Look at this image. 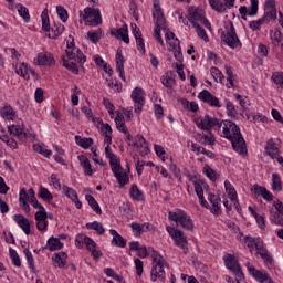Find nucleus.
Masks as SVG:
<instances>
[{
    "label": "nucleus",
    "mask_w": 283,
    "mask_h": 283,
    "mask_svg": "<svg viewBox=\"0 0 283 283\" xmlns=\"http://www.w3.org/2000/svg\"><path fill=\"white\" fill-rule=\"evenodd\" d=\"M195 123L197 127L203 132H211V129H214L221 138L230 140L237 154H240V156L247 155V142H244L240 127H238L235 123L231 120L222 122L216 117H211L210 115H206L203 118H196Z\"/></svg>",
    "instance_id": "nucleus-1"
},
{
    "label": "nucleus",
    "mask_w": 283,
    "mask_h": 283,
    "mask_svg": "<svg viewBox=\"0 0 283 283\" xmlns=\"http://www.w3.org/2000/svg\"><path fill=\"white\" fill-rule=\"evenodd\" d=\"M153 17L155 21L154 36L160 45L165 46L163 36H160V30H164V32H166V41H171L176 39V34L167 29V19L165 18V13H163L159 3L154 4Z\"/></svg>",
    "instance_id": "nucleus-2"
},
{
    "label": "nucleus",
    "mask_w": 283,
    "mask_h": 283,
    "mask_svg": "<svg viewBox=\"0 0 283 283\" xmlns=\"http://www.w3.org/2000/svg\"><path fill=\"white\" fill-rule=\"evenodd\" d=\"M86 61L87 57L83 55L81 49H69L66 56L62 57L63 66L72 74H78V65H83Z\"/></svg>",
    "instance_id": "nucleus-3"
},
{
    "label": "nucleus",
    "mask_w": 283,
    "mask_h": 283,
    "mask_svg": "<svg viewBox=\"0 0 283 283\" xmlns=\"http://www.w3.org/2000/svg\"><path fill=\"white\" fill-rule=\"evenodd\" d=\"M168 220H170V222H176L177 227H180L186 231H193V219H191V216H188L182 209L169 211Z\"/></svg>",
    "instance_id": "nucleus-4"
},
{
    "label": "nucleus",
    "mask_w": 283,
    "mask_h": 283,
    "mask_svg": "<svg viewBox=\"0 0 283 283\" xmlns=\"http://www.w3.org/2000/svg\"><path fill=\"white\" fill-rule=\"evenodd\" d=\"M153 258V270H151V275L150 280L153 282H157L160 280V282H165V269H167V262H165V258L158 253H154L151 255Z\"/></svg>",
    "instance_id": "nucleus-5"
},
{
    "label": "nucleus",
    "mask_w": 283,
    "mask_h": 283,
    "mask_svg": "<svg viewBox=\"0 0 283 283\" xmlns=\"http://www.w3.org/2000/svg\"><path fill=\"white\" fill-rule=\"evenodd\" d=\"M78 14L83 21H86V25H90L91 28H96L103 23L101 9L87 7L84 10H80Z\"/></svg>",
    "instance_id": "nucleus-6"
},
{
    "label": "nucleus",
    "mask_w": 283,
    "mask_h": 283,
    "mask_svg": "<svg viewBox=\"0 0 283 283\" xmlns=\"http://www.w3.org/2000/svg\"><path fill=\"white\" fill-rule=\"evenodd\" d=\"M227 32H221V41L231 50H235V48H242V42H240V38H238V33H235V27H233V22H229L226 24Z\"/></svg>",
    "instance_id": "nucleus-7"
},
{
    "label": "nucleus",
    "mask_w": 283,
    "mask_h": 283,
    "mask_svg": "<svg viewBox=\"0 0 283 283\" xmlns=\"http://www.w3.org/2000/svg\"><path fill=\"white\" fill-rule=\"evenodd\" d=\"M189 21L193 25V28H198L199 25H206V28H211V23H209V20L205 18V10L198 9V8H189Z\"/></svg>",
    "instance_id": "nucleus-8"
},
{
    "label": "nucleus",
    "mask_w": 283,
    "mask_h": 283,
    "mask_svg": "<svg viewBox=\"0 0 283 283\" xmlns=\"http://www.w3.org/2000/svg\"><path fill=\"white\" fill-rule=\"evenodd\" d=\"M224 264L233 275H235L237 280H244V272H242V269H240V265L238 264V259L233 256V254H227L223 256Z\"/></svg>",
    "instance_id": "nucleus-9"
},
{
    "label": "nucleus",
    "mask_w": 283,
    "mask_h": 283,
    "mask_svg": "<svg viewBox=\"0 0 283 283\" xmlns=\"http://www.w3.org/2000/svg\"><path fill=\"white\" fill-rule=\"evenodd\" d=\"M166 231L169 233L170 238H172L176 247H180V249L187 251V237L185 235V232L171 226H167Z\"/></svg>",
    "instance_id": "nucleus-10"
},
{
    "label": "nucleus",
    "mask_w": 283,
    "mask_h": 283,
    "mask_svg": "<svg viewBox=\"0 0 283 283\" xmlns=\"http://www.w3.org/2000/svg\"><path fill=\"white\" fill-rule=\"evenodd\" d=\"M270 220L279 227H283V203L282 201H274L270 210Z\"/></svg>",
    "instance_id": "nucleus-11"
},
{
    "label": "nucleus",
    "mask_w": 283,
    "mask_h": 283,
    "mask_svg": "<svg viewBox=\"0 0 283 283\" xmlns=\"http://www.w3.org/2000/svg\"><path fill=\"white\" fill-rule=\"evenodd\" d=\"M130 98H133L135 103V114H140L143 107H145V91L142 87H135Z\"/></svg>",
    "instance_id": "nucleus-12"
},
{
    "label": "nucleus",
    "mask_w": 283,
    "mask_h": 283,
    "mask_svg": "<svg viewBox=\"0 0 283 283\" xmlns=\"http://www.w3.org/2000/svg\"><path fill=\"white\" fill-rule=\"evenodd\" d=\"M198 99L202 101V103H206L210 107H222V102H220V99L211 94V92H209L208 90L201 91L198 95Z\"/></svg>",
    "instance_id": "nucleus-13"
},
{
    "label": "nucleus",
    "mask_w": 283,
    "mask_h": 283,
    "mask_svg": "<svg viewBox=\"0 0 283 283\" xmlns=\"http://www.w3.org/2000/svg\"><path fill=\"white\" fill-rule=\"evenodd\" d=\"M264 10L265 13L263 15V19H265V22L269 23V21H275L277 19V8H275V0H266L264 3Z\"/></svg>",
    "instance_id": "nucleus-14"
},
{
    "label": "nucleus",
    "mask_w": 283,
    "mask_h": 283,
    "mask_svg": "<svg viewBox=\"0 0 283 283\" xmlns=\"http://www.w3.org/2000/svg\"><path fill=\"white\" fill-rule=\"evenodd\" d=\"M248 271L252 277L258 280L260 283H275L273 279L269 276L266 273H262V271L256 270L254 266L248 263Z\"/></svg>",
    "instance_id": "nucleus-15"
},
{
    "label": "nucleus",
    "mask_w": 283,
    "mask_h": 283,
    "mask_svg": "<svg viewBox=\"0 0 283 283\" xmlns=\"http://www.w3.org/2000/svg\"><path fill=\"white\" fill-rule=\"evenodd\" d=\"M111 35L115 36V39H118V41H124V43H129V29L127 24H124L119 29L111 30Z\"/></svg>",
    "instance_id": "nucleus-16"
},
{
    "label": "nucleus",
    "mask_w": 283,
    "mask_h": 283,
    "mask_svg": "<svg viewBox=\"0 0 283 283\" xmlns=\"http://www.w3.org/2000/svg\"><path fill=\"white\" fill-rule=\"evenodd\" d=\"M116 70L122 81H125V56H123V50L118 49L116 53Z\"/></svg>",
    "instance_id": "nucleus-17"
},
{
    "label": "nucleus",
    "mask_w": 283,
    "mask_h": 283,
    "mask_svg": "<svg viewBox=\"0 0 283 283\" xmlns=\"http://www.w3.org/2000/svg\"><path fill=\"white\" fill-rule=\"evenodd\" d=\"M56 63L54 61V56H52L50 53L44 52V53H39L38 56L34 59V64L35 65H54Z\"/></svg>",
    "instance_id": "nucleus-18"
},
{
    "label": "nucleus",
    "mask_w": 283,
    "mask_h": 283,
    "mask_svg": "<svg viewBox=\"0 0 283 283\" xmlns=\"http://www.w3.org/2000/svg\"><path fill=\"white\" fill-rule=\"evenodd\" d=\"M133 147H136L137 149H143L140 150V156H147V154H149V145L147 144V140L145 139V137H143V135H137L135 137Z\"/></svg>",
    "instance_id": "nucleus-19"
},
{
    "label": "nucleus",
    "mask_w": 283,
    "mask_h": 283,
    "mask_svg": "<svg viewBox=\"0 0 283 283\" xmlns=\"http://www.w3.org/2000/svg\"><path fill=\"white\" fill-rule=\"evenodd\" d=\"M133 34L136 39L137 43V50L140 52V54H145V40L143 39V33L140 32V29L136 24H132Z\"/></svg>",
    "instance_id": "nucleus-20"
},
{
    "label": "nucleus",
    "mask_w": 283,
    "mask_h": 283,
    "mask_svg": "<svg viewBox=\"0 0 283 283\" xmlns=\"http://www.w3.org/2000/svg\"><path fill=\"white\" fill-rule=\"evenodd\" d=\"M113 174L119 185V187H125L129 182V175L126 174L125 168H113Z\"/></svg>",
    "instance_id": "nucleus-21"
},
{
    "label": "nucleus",
    "mask_w": 283,
    "mask_h": 283,
    "mask_svg": "<svg viewBox=\"0 0 283 283\" xmlns=\"http://www.w3.org/2000/svg\"><path fill=\"white\" fill-rule=\"evenodd\" d=\"M8 132L11 136L19 138L21 143H24L25 138H28V134L23 132V127H21V125H10L8 126Z\"/></svg>",
    "instance_id": "nucleus-22"
},
{
    "label": "nucleus",
    "mask_w": 283,
    "mask_h": 283,
    "mask_svg": "<svg viewBox=\"0 0 283 283\" xmlns=\"http://www.w3.org/2000/svg\"><path fill=\"white\" fill-rule=\"evenodd\" d=\"M63 191H64L65 196L67 198H70V200H72V202H74L76 209L83 208V203L81 202V200H78V193H76V190H74L73 188H70L67 186H63Z\"/></svg>",
    "instance_id": "nucleus-23"
},
{
    "label": "nucleus",
    "mask_w": 283,
    "mask_h": 283,
    "mask_svg": "<svg viewBox=\"0 0 283 283\" xmlns=\"http://www.w3.org/2000/svg\"><path fill=\"white\" fill-rule=\"evenodd\" d=\"M208 200L211 203V208H210L211 213H213V216H220L222 213V210L220 209V202H221L220 197L213 193H209Z\"/></svg>",
    "instance_id": "nucleus-24"
},
{
    "label": "nucleus",
    "mask_w": 283,
    "mask_h": 283,
    "mask_svg": "<svg viewBox=\"0 0 283 283\" xmlns=\"http://www.w3.org/2000/svg\"><path fill=\"white\" fill-rule=\"evenodd\" d=\"M13 220L25 235H30V220H28V218H24L23 214H14Z\"/></svg>",
    "instance_id": "nucleus-25"
},
{
    "label": "nucleus",
    "mask_w": 283,
    "mask_h": 283,
    "mask_svg": "<svg viewBox=\"0 0 283 283\" xmlns=\"http://www.w3.org/2000/svg\"><path fill=\"white\" fill-rule=\"evenodd\" d=\"M109 233L111 235H113V239L111 241L113 247H119L120 249H125L127 247V240H125L123 235L118 234V231L111 229Z\"/></svg>",
    "instance_id": "nucleus-26"
},
{
    "label": "nucleus",
    "mask_w": 283,
    "mask_h": 283,
    "mask_svg": "<svg viewBox=\"0 0 283 283\" xmlns=\"http://www.w3.org/2000/svg\"><path fill=\"white\" fill-rule=\"evenodd\" d=\"M265 154L270 156V158H277L280 154V148L277 147V144L273 142V139L268 140L266 146H265Z\"/></svg>",
    "instance_id": "nucleus-27"
},
{
    "label": "nucleus",
    "mask_w": 283,
    "mask_h": 283,
    "mask_svg": "<svg viewBox=\"0 0 283 283\" xmlns=\"http://www.w3.org/2000/svg\"><path fill=\"white\" fill-rule=\"evenodd\" d=\"M255 250L258 254L261 255L262 260H264V262H266L268 264H271V262H273V258L271 256V254H269V251L264 249L263 241L256 243Z\"/></svg>",
    "instance_id": "nucleus-28"
},
{
    "label": "nucleus",
    "mask_w": 283,
    "mask_h": 283,
    "mask_svg": "<svg viewBox=\"0 0 283 283\" xmlns=\"http://www.w3.org/2000/svg\"><path fill=\"white\" fill-rule=\"evenodd\" d=\"M45 249H48L49 251H61V249H63V242H61L59 238L51 237L46 241Z\"/></svg>",
    "instance_id": "nucleus-29"
},
{
    "label": "nucleus",
    "mask_w": 283,
    "mask_h": 283,
    "mask_svg": "<svg viewBox=\"0 0 283 283\" xmlns=\"http://www.w3.org/2000/svg\"><path fill=\"white\" fill-rule=\"evenodd\" d=\"M80 165L83 167L85 176H92L94 174V170L92 169V164L90 163V159L85 155L78 156Z\"/></svg>",
    "instance_id": "nucleus-30"
},
{
    "label": "nucleus",
    "mask_w": 283,
    "mask_h": 283,
    "mask_svg": "<svg viewBox=\"0 0 283 283\" xmlns=\"http://www.w3.org/2000/svg\"><path fill=\"white\" fill-rule=\"evenodd\" d=\"M0 114L4 120H14L17 118V111L12 106H4L1 108Z\"/></svg>",
    "instance_id": "nucleus-31"
},
{
    "label": "nucleus",
    "mask_w": 283,
    "mask_h": 283,
    "mask_svg": "<svg viewBox=\"0 0 283 283\" xmlns=\"http://www.w3.org/2000/svg\"><path fill=\"white\" fill-rule=\"evenodd\" d=\"M130 198L133 200H137V202H143L145 200V196L143 195V191L138 188L137 185L133 184L129 191Z\"/></svg>",
    "instance_id": "nucleus-32"
},
{
    "label": "nucleus",
    "mask_w": 283,
    "mask_h": 283,
    "mask_svg": "<svg viewBox=\"0 0 283 283\" xmlns=\"http://www.w3.org/2000/svg\"><path fill=\"white\" fill-rule=\"evenodd\" d=\"M53 261L59 269H65V264H67V254L65 252H59L53 256Z\"/></svg>",
    "instance_id": "nucleus-33"
},
{
    "label": "nucleus",
    "mask_w": 283,
    "mask_h": 283,
    "mask_svg": "<svg viewBox=\"0 0 283 283\" xmlns=\"http://www.w3.org/2000/svg\"><path fill=\"white\" fill-rule=\"evenodd\" d=\"M75 143H76V145L82 147V149H90V147H92V145H94V139L75 136Z\"/></svg>",
    "instance_id": "nucleus-34"
},
{
    "label": "nucleus",
    "mask_w": 283,
    "mask_h": 283,
    "mask_svg": "<svg viewBox=\"0 0 283 283\" xmlns=\"http://www.w3.org/2000/svg\"><path fill=\"white\" fill-rule=\"evenodd\" d=\"M85 198H86L90 207L93 209V211H95V213H97V216H101V213H103V210H101V206L98 205V202L96 201L94 196L86 195Z\"/></svg>",
    "instance_id": "nucleus-35"
},
{
    "label": "nucleus",
    "mask_w": 283,
    "mask_h": 283,
    "mask_svg": "<svg viewBox=\"0 0 283 283\" xmlns=\"http://www.w3.org/2000/svg\"><path fill=\"white\" fill-rule=\"evenodd\" d=\"M192 182L198 198H202V196H205V189L208 187L207 184L202 180H192Z\"/></svg>",
    "instance_id": "nucleus-36"
},
{
    "label": "nucleus",
    "mask_w": 283,
    "mask_h": 283,
    "mask_svg": "<svg viewBox=\"0 0 283 283\" xmlns=\"http://www.w3.org/2000/svg\"><path fill=\"white\" fill-rule=\"evenodd\" d=\"M86 229L96 231L97 235H103L105 233V228L103 227V223H101L98 221H94L92 223H86Z\"/></svg>",
    "instance_id": "nucleus-37"
},
{
    "label": "nucleus",
    "mask_w": 283,
    "mask_h": 283,
    "mask_svg": "<svg viewBox=\"0 0 283 283\" xmlns=\"http://www.w3.org/2000/svg\"><path fill=\"white\" fill-rule=\"evenodd\" d=\"M248 209H249L250 213L253 216V218H255L256 224L260 227V229H266V222L264 221V217L258 214L255 209H253V207H251V206Z\"/></svg>",
    "instance_id": "nucleus-38"
},
{
    "label": "nucleus",
    "mask_w": 283,
    "mask_h": 283,
    "mask_svg": "<svg viewBox=\"0 0 283 283\" xmlns=\"http://www.w3.org/2000/svg\"><path fill=\"white\" fill-rule=\"evenodd\" d=\"M62 32H65V27L63 24H55L49 32V39H56L57 36H61Z\"/></svg>",
    "instance_id": "nucleus-39"
},
{
    "label": "nucleus",
    "mask_w": 283,
    "mask_h": 283,
    "mask_svg": "<svg viewBox=\"0 0 283 283\" xmlns=\"http://www.w3.org/2000/svg\"><path fill=\"white\" fill-rule=\"evenodd\" d=\"M102 134L105 136V143L112 145V126L109 124H102Z\"/></svg>",
    "instance_id": "nucleus-40"
},
{
    "label": "nucleus",
    "mask_w": 283,
    "mask_h": 283,
    "mask_svg": "<svg viewBox=\"0 0 283 283\" xmlns=\"http://www.w3.org/2000/svg\"><path fill=\"white\" fill-rule=\"evenodd\" d=\"M245 244L248 249H250V252L253 253V249H258V243L262 242V239L260 238H253V237H244Z\"/></svg>",
    "instance_id": "nucleus-41"
},
{
    "label": "nucleus",
    "mask_w": 283,
    "mask_h": 283,
    "mask_svg": "<svg viewBox=\"0 0 283 283\" xmlns=\"http://www.w3.org/2000/svg\"><path fill=\"white\" fill-rule=\"evenodd\" d=\"M208 132L209 135H199L200 137V140L199 143H201V145H216V138H213V135L211 134V129L210 132L209 130H206Z\"/></svg>",
    "instance_id": "nucleus-42"
},
{
    "label": "nucleus",
    "mask_w": 283,
    "mask_h": 283,
    "mask_svg": "<svg viewBox=\"0 0 283 283\" xmlns=\"http://www.w3.org/2000/svg\"><path fill=\"white\" fill-rule=\"evenodd\" d=\"M18 13L23 19L25 23H30V10H28L23 4H17Z\"/></svg>",
    "instance_id": "nucleus-43"
},
{
    "label": "nucleus",
    "mask_w": 283,
    "mask_h": 283,
    "mask_svg": "<svg viewBox=\"0 0 283 283\" xmlns=\"http://www.w3.org/2000/svg\"><path fill=\"white\" fill-rule=\"evenodd\" d=\"M39 198H42L45 202H50L54 200V196H52V192L48 190V188L41 187L38 192Z\"/></svg>",
    "instance_id": "nucleus-44"
},
{
    "label": "nucleus",
    "mask_w": 283,
    "mask_h": 283,
    "mask_svg": "<svg viewBox=\"0 0 283 283\" xmlns=\"http://www.w3.org/2000/svg\"><path fill=\"white\" fill-rule=\"evenodd\" d=\"M23 253L25 255L29 269L32 271V273H34L36 271V268L34 266V256L32 255V252L30 251V249L27 248L24 249Z\"/></svg>",
    "instance_id": "nucleus-45"
},
{
    "label": "nucleus",
    "mask_w": 283,
    "mask_h": 283,
    "mask_svg": "<svg viewBox=\"0 0 283 283\" xmlns=\"http://www.w3.org/2000/svg\"><path fill=\"white\" fill-rule=\"evenodd\" d=\"M209 6L212 10H216V12H224V10H227V4L222 3L220 0H209Z\"/></svg>",
    "instance_id": "nucleus-46"
},
{
    "label": "nucleus",
    "mask_w": 283,
    "mask_h": 283,
    "mask_svg": "<svg viewBox=\"0 0 283 283\" xmlns=\"http://www.w3.org/2000/svg\"><path fill=\"white\" fill-rule=\"evenodd\" d=\"M115 123L118 132H122V134H127V126L125 125V117L122 115H117L115 117Z\"/></svg>",
    "instance_id": "nucleus-47"
},
{
    "label": "nucleus",
    "mask_w": 283,
    "mask_h": 283,
    "mask_svg": "<svg viewBox=\"0 0 283 283\" xmlns=\"http://www.w3.org/2000/svg\"><path fill=\"white\" fill-rule=\"evenodd\" d=\"M210 73L212 78H214L216 83H222L224 81V75L222 74V71L218 67L213 66L210 69Z\"/></svg>",
    "instance_id": "nucleus-48"
},
{
    "label": "nucleus",
    "mask_w": 283,
    "mask_h": 283,
    "mask_svg": "<svg viewBox=\"0 0 283 283\" xmlns=\"http://www.w3.org/2000/svg\"><path fill=\"white\" fill-rule=\"evenodd\" d=\"M28 70H30V65H28V63H22L19 67L15 69V73L19 76H22V78H30V75H28Z\"/></svg>",
    "instance_id": "nucleus-49"
},
{
    "label": "nucleus",
    "mask_w": 283,
    "mask_h": 283,
    "mask_svg": "<svg viewBox=\"0 0 283 283\" xmlns=\"http://www.w3.org/2000/svg\"><path fill=\"white\" fill-rule=\"evenodd\" d=\"M272 189L273 191H282V179L277 174L272 175Z\"/></svg>",
    "instance_id": "nucleus-50"
},
{
    "label": "nucleus",
    "mask_w": 283,
    "mask_h": 283,
    "mask_svg": "<svg viewBox=\"0 0 283 283\" xmlns=\"http://www.w3.org/2000/svg\"><path fill=\"white\" fill-rule=\"evenodd\" d=\"M41 19H42V30L44 32H50V17L48 15V9L43 10Z\"/></svg>",
    "instance_id": "nucleus-51"
},
{
    "label": "nucleus",
    "mask_w": 283,
    "mask_h": 283,
    "mask_svg": "<svg viewBox=\"0 0 283 283\" xmlns=\"http://www.w3.org/2000/svg\"><path fill=\"white\" fill-rule=\"evenodd\" d=\"M228 198L233 202L237 211H240V203H238V192L235 191V188H232V190H228Z\"/></svg>",
    "instance_id": "nucleus-52"
},
{
    "label": "nucleus",
    "mask_w": 283,
    "mask_h": 283,
    "mask_svg": "<svg viewBox=\"0 0 283 283\" xmlns=\"http://www.w3.org/2000/svg\"><path fill=\"white\" fill-rule=\"evenodd\" d=\"M271 81L281 87V90H283V72L272 73Z\"/></svg>",
    "instance_id": "nucleus-53"
},
{
    "label": "nucleus",
    "mask_w": 283,
    "mask_h": 283,
    "mask_svg": "<svg viewBox=\"0 0 283 283\" xmlns=\"http://www.w3.org/2000/svg\"><path fill=\"white\" fill-rule=\"evenodd\" d=\"M108 160H109L112 171H114V169L117 170L123 168V166H120V159L117 158L115 155L108 157Z\"/></svg>",
    "instance_id": "nucleus-54"
},
{
    "label": "nucleus",
    "mask_w": 283,
    "mask_h": 283,
    "mask_svg": "<svg viewBox=\"0 0 283 283\" xmlns=\"http://www.w3.org/2000/svg\"><path fill=\"white\" fill-rule=\"evenodd\" d=\"M9 253H10V258L12 260V264L14 266L21 268V259L19 258V254L17 253V251L13 249H10Z\"/></svg>",
    "instance_id": "nucleus-55"
},
{
    "label": "nucleus",
    "mask_w": 283,
    "mask_h": 283,
    "mask_svg": "<svg viewBox=\"0 0 283 283\" xmlns=\"http://www.w3.org/2000/svg\"><path fill=\"white\" fill-rule=\"evenodd\" d=\"M265 23V18H261L259 20L251 21L249 25L251 30L255 32V30H260V28H262V25H264Z\"/></svg>",
    "instance_id": "nucleus-56"
},
{
    "label": "nucleus",
    "mask_w": 283,
    "mask_h": 283,
    "mask_svg": "<svg viewBox=\"0 0 283 283\" xmlns=\"http://www.w3.org/2000/svg\"><path fill=\"white\" fill-rule=\"evenodd\" d=\"M224 70H226V74H227L228 81H229V84H227V87H229V90H231V87H233V81H234L233 70H231V67L228 65L224 66Z\"/></svg>",
    "instance_id": "nucleus-57"
},
{
    "label": "nucleus",
    "mask_w": 283,
    "mask_h": 283,
    "mask_svg": "<svg viewBox=\"0 0 283 283\" xmlns=\"http://www.w3.org/2000/svg\"><path fill=\"white\" fill-rule=\"evenodd\" d=\"M130 229L133 230L134 235H136V237L143 235V233H144L143 224H140L138 222L130 223Z\"/></svg>",
    "instance_id": "nucleus-58"
},
{
    "label": "nucleus",
    "mask_w": 283,
    "mask_h": 283,
    "mask_svg": "<svg viewBox=\"0 0 283 283\" xmlns=\"http://www.w3.org/2000/svg\"><path fill=\"white\" fill-rule=\"evenodd\" d=\"M250 8L248 9V17H255V14H258V0H250Z\"/></svg>",
    "instance_id": "nucleus-59"
},
{
    "label": "nucleus",
    "mask_w": 283,
    "mask_h": 283,
    "mask_svg": "<svg viewBox=\"0 0 283 283\" xmlns=\"http://www.w3.org/2000/svg\"><path fill=\"white\" fill-rule=\"evenodd\" d=\"M195 28L197 30V34L199 39H202V41H205L206 43H209V35H207V31L202 27H200V24Z\"/></svg>",
    "instance_id": "nucleus-60"
},
{
    "label": "nucleus",
    "mask_w": 283,
    "mask_h": 283,
    "mask_svg": "<svg viewBox=\"0 0 283 283\" xmlns=\"http://www.w3.org/2000/svg\"><path fill=\"white\" fill-rule=\"evenodd\" d=\"M57 17H60L61 21L63 23L67 22V10H65L63 7L57 6L56 7Z\"/></svg>",
    "instance_id": "nucleus-61"
},
{
    "label": "nucleus",
    "mask_w": 283,
    "mask_h": 283,
    "mask_svg": "<svg viewBox=\"0 0 283 283\" xmlns=\"http://www.w3.org/2000/svg\"><path fill=\"white\" fill-rule=\"evenodd\" d=\"M271 41L275 46L280 45L282 43V32L275 31L271 34Z\"/></svg>",
    "instance_id": "nucleus-62"
},
{
    "label": "nucleus",
    "mask_w": 283,
    "mask_h": 283,
    "mask_svg": "<svg viewBox=\"0 0 283 283\" xmlns=\"http://www.w3.org/2000/svg\"><path fill=\"white\" fill-rule=\"evenodd\" d=\"M203 174H206V176L210 179V180H216L218 177L216 175V170H213L211 167L209 166H205L203 167Z\"/></svg>",
    "instance_id": "nucleus-63"
},
{
    "label": "nucleus",
    "mask_w": 283,
    "mask_h": 283,
    "mask_svg": "<svg viewBox=\"0 0 283 283\" xmlns=\"http://www.w3.org/2000/svg\"><path fill=\"white\" fill-rule=\"evenodd\" d=\"M42 220H48V211H45V208H43V210H39L38 212H35V222Z\"/></svg>",
    "instance_id": "nucleus-64"
}]
</instances>
